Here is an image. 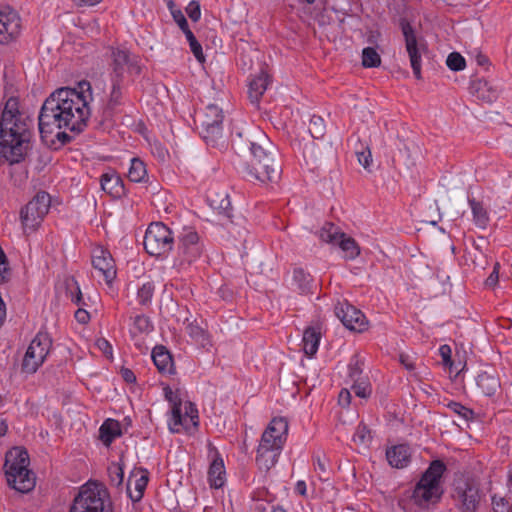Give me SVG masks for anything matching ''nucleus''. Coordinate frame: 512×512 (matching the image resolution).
Listing matches in <instances>:
<instances>
[{
  "label": "nucleus",
  "mask_w": 512,
  "mask_h": 512,
  "mask_svg": "<svg viewBox=\"0 0 512 512\" xmlns=\"http://www.w3.org/2000/svg\"><path fill=\"white\" fill-rule=\"evenodd\" d=\"M108 475L111 485L120 487L124 479V471L121 463H112L108 467Z\"/></svg>",
  "instance_id": "43"
},
{
  "label": "nucleus",
  "mask_w": 512,
  "mask_h": 512,
  "mask_svg": "<svg viewBox=\"0 0 512 512\" xmlns=\"http://www.w3.org/2000/svg\"><path fill=\"white\" fill-rule=\"evenodd\" d=\"M381 64V57L372 47H366L362 51V65L365 68L378 67Z\"/></svg>",
  "instance_id": "41"
},
{
  "label": "nucleus",
  "mask_w": 512,
  "mask_h": 512,
  "mask_svg": "<svg viewBox=\"0 0 512 512\" xmlns=\"http://www.w3.org/2000/svg\"><path fill=\"white\" fill-rule=\"evenodd\" d=\"M95 344L106 357H112V346L105 338L97 339Z\"/></svg>",
  "instance_id": "59"
},
{
  "label": "nucleus",
  "mask_w": 512,
  "mask_h": 512,
  "mask_svg": "<svg viewBox=\"0 0 512 512\" xmlns=\"http://www.w3.org/2000/svg\"><path fill=\"white\" fill-rule=\"evenodd\" d=\"M92 265L95 270L104 278L105 282L110 285L116 278L115 261L111 253L103 248L97 246L92 251Z\"/></svg>",
  "instance_id": "15"
},
{
  "label": "nucleus",
  "mask_w": 512,
  "mask_h": 512,
  "mask_svg": "<svg viewBox=\"0 0 512 512\" xmlns=\"http://www.w3.org/2000/svg\"><path fill=\"white\" fill-rule=\"evenodd\" d=\"M197 419H198V410H197L196 406L191 402H186L185 403V413H184V415L182 414V424L180 426L185 425L186 422L188 420H190L192 425L194 427H197L198 426Z\"/></svg>",
  "instance_id": "47"
},
{
  "label": "nucleus",
  "mask_w": 512,
  "mask_h": 512,
  "mask_svg": "<svg viewBox=\"0 0 512 512\" xmlns=\"http://www.w3.org/2000/svg\"><path fill=\"white\" fill-rule=\"evenodd\" d=\"M188 335L201 347L210 345V339L207 331L196 322H191L186 326Z\"/></svg>",
  "instance_id": "36"
},
{
  "label": "nucleus",
  "mask_w": 512,
  "mask_h": 512,
  "mask_svg": "<svg viewBox=\"0 0 512 512\" xmlns=\"http://www.w3.org/2000/svg\"><path fill=\"white\" fill-rule=\"evenodd\" d=\"M371 438H372L371 432L367 428V426L362 423L359 424L356 429V432L354 434V437H353L354 442H358L360 444H366L371 440Z\"/></svg>",
  "instance_id": "52"
},
{
  "label": "nucleus",
  "mask_w": 512,
  "mask_h": 512,
  "mask_svg": "<svg viewBox=\"0 0 512 512\" xmlns=\"http://www.w3.org/2000/svg\"><path fill=\"white\" fill-rule=\"evenodd\" d=\"M203 253V245L195 231H186L179 236L177 252L173 267L178 272L187 274L191 272Z\"/></svg>",
  "instance_id": "7"
},
{
  "label": "nucleus",
  "mask_w": 512,
  "mask_h": 512,
  "mask_svg": "<svg viewBox=\"0 0 512 512\" xmlns=\"http://www.w3.org/2000/svg\"><path fill=\"white\" fill-rule=\"evenodd\" d=\"M448 408L452 412L458 414L460 417H462L466 421H469L474 418L473 410L463 406L462 404H460L458 402H454V401L450 402L448 404Z\"/></svg>",
  "instance_id": "49"
},
{
  "label": "nucleus",
  "mask_w": 512,
  "mask_h": 512,
  "mask_svg": "<svg viewBox=\"0 0 512 512\" xmlns=\"http://www.w3.org/2000/svg\"><path fill=\"white\" fill-rule=\"evenodd\" d=\"M409 447L406 445H397L386 451V458L389 464L395 468H404L410 462Z\"/></svg>",
  "instance_id": "23"
},
{
  "label": "nucleus",
  "mask_w": 512,
  "mask_h": 512,
  "mask_svg": "<svg viewBox=\"0 0 512 512\" xmlns=\"http://www.w3.org/2000/svg\"><path fill=\"white\" fill-rule=\"evenodd\" d=\"M173 19L175 20V22L178 24L179 28L183 32H185V31H187V29H189L188 22L181 10L173 11Z\"/></svg>",
  "instance_id": "61"
},
{
  "label": "nucleus",
  "mask_w": 512,
  "mask_h": 512,
  "mask_svg": "<svg viewBox=\"0 0 512 512\" xmlns=\"http://www.w3.org/2000/svg\"><path fill=\"white\" fill-rule=\"evenodd\" d=\"M265 439L269 436H279L280 438H287L288 422L285 418H273L265 431Z\"/></svg>",
  "instance_id": "33"
},
{
  "label": "nucleus",
  "mask_w": 512,
  "mask_h": 512,
  "mask_svg": "<svg viewBox=\"0 0 512 512\" xmlns=\"http://www.w3.org/2000/svg\"><path fill=\"white\" fill-rule=\"evenodd\" d=\"M445 470L446 465L441 460H434L430 463L414 488L412 498L415 504L426 508L441 499L443 490L440 480Z\"/></svg>",
  "instance_id": "5"
},
{
  "label": "nucleus",
  "mask_w": 512,
  "mask_h": 512,
  "mask_svg": "<svg viewBox=\"0 0 512 512\" xmlns=\"http://www.w3.org/2000/svg\"><path fill=\"white\" fill-rule=\"evenodd\" d=\"M172 232L161 222L151 223L144 236V248L150 255L161 256L171 250Z\"/></svg>",
  "instance_id": "11"
},
{
  "label": "nucleus",
  "mask_w": 512,
  "mask_h": 512,
  "mask_svg": "<svg viewBox=\"0 0 512 512\" xmlns=\"http://www.w3.org/2000/svg\"><path fill=\"white\" fill-rule=\"evenodd\" d=\"M165 398L172 405V423L170 429L172 432H179V426L182 424V402L177 393H175L170 387L164 388Z\"/></svg>",
  "instance_id": "22"
},
{
  "label": "nucleus",
  "mask_w": 512,
  "mask_h": 512,
  "mask_svg": "<svg viewBox=\"0 0 512 512\" xmlns=\"http://www.w3.org/2000/svg\"><path fill=\"white\" fill-rule=\"evenodd\" d=\"M52 341L48 334L38 333L31 341L23 362L22 369L27 373H34L44 362L51 348Z\"/></svg>",
  "instance_id": "12"
},
{
  "label": "nucleus",
  "mask_w": 512,
  "mask_h": 512,
  "mask_svg": "<svg viewBox=\"0 0 512 512\" xmlns=\"http://www.w3.org/2000/svg\"><path fill=\"white\" fill-rule=\"evenodd\" d=\"M148 483V477L146 475H142L140 478L136 479L135 485H134V491L131 490V477L128 479L127 482V493L129 498L133 502H137L141 500L144 494V490Z\"/></svg>",
  "instance_id": "39"
},
{
  "label": "nucleus",
  "mask_w": 512,
  "mask_h": 512,
  "mask_svg": "<svg viewBox=\"0 0 512 512\" xmlns=\"http://www.w3.org/2000/svg\"><path fill=\"white\" fill-rule=\"evenodd\" d=\"M342 233L343 232H340L333 223H325V225L320 230L319 236L322 241L337 245L342 236Z\"/></svg>",
  "instance_id": "40"
},
{
  "label": "nucleus",
  "mask_w": 512,
  "mask_h": 512,
  "mask_svg": "<svg viewBox=\"0 0 512 512\" xmlns=\"http://www.w3.org/2000/svg\"><path fill=\"white\" fill-rule=\"evenodd\" d=\"M335 314L343 325L351 331L363 332L368 327L365 315L348 302L338 303L335 306Z\"/></svg>",
  "instance_id": "14"
},
{
  "label": "nucleus",
  "mask_w": 512,
  "mask_h": 512,
  "mask_svg": "<svg viewBox=\"0 0 512 512\" xmlns=\"http://www.w3.org/2000/svg\"><path fill=\"white\" fill-rule=\"evenodd\" d=\"M152 359L160 373L169 375L175 373L172 356L164 346H156L153 349Z\"/></svg>",
  "instance_id": "21"
},
{
  "label": "nucleus",
  "mask_w": 512,
  "mask_h": 512,
  "mask_svg": "<svg viewBox=\"0 0 512 512\" xmlns=\"http://www.w3.org/2000/svg\"><path fill=\"white\" fill-rule=\"evenodd\" d=\"M282 450L266 448L265 445L258 446L256 463L261 470H270L278 461Z\"/></svg>",
  "instance_id": "24"
},
{
  "label": "nucleus",
  "mask_w": 512,
  "mask_h": 512,
  "mask_svg": "<svg viewBox=\"0 0 512 512\" xmlns=\"http://www.w3.org/2000/svg\"><path fill=\"white\" fill-rule=\"evenodd\" d=\"M358 163L368 172H371L373 162L372 153L369 146H363L361 150L356 151Z\"/></svg>",
  "instance_id": "46"
},
{
  "label": "nucleus",
  "mask_w": 512,
  "mask_h": 512,
  "mask_svg": "<svg viewBox=\"0 0 512 512\" xmlns=\"http://www.w3.org/2000/svg\"><path fill=\"white\" fill-rule=\"evenodd\" d=\"M338 402L343 407L349 406L351 402V392L348 389L343 388L339 393Z\"/></svg>",
  "instance_id": "63"
},
{
  "label": "nucleus",
  "mask_w": 512,
  "mask_h": 512,
  "mask_svg": "<svg viewBox=\"0 0 512 512\" xmlns=\"http://www.w3.org/2000/svg\"><path fill=\"white\" fill-rule=\"evenodd\" d=\"M446 64L451 70L460 71L465 68V59L460 53L452 52L448 55Z\"/></svg>",
  "instance_id": "48"
},
{
  "label": "nucleus",
  "mask_w": 512,
  "mask_h": 512,
  "mask_svg": "<svg viewBox=\"0 0 512 512\" xmlns=\"http://www.w3.org/2000/svg\"><path fill=\"white\" fill-rule=\"evenodd\" d=\"M493 509L495 512H509V503L505 498H492Z\"/></svg>",
  "instance_id": "57"
},
{
  "label": "nucleus",
  "mask_w": 512,
  "mask_h": 512,
  "mask_svg": "<svg viewBox=\"0 0 512 512\" xmlns=\"http://www.w3.org/2000/svg\"><path fill=\"white\" fill-rule=\"evenodd\" d=\"M314 464H315V470L319 471L320 473V479H323L328 475L327 472V461L325 456L316 455L314 457Z\"/></svg>",
  "instance_id": "56"
},
{
  "label": "nucleus",
  "mask_w": 512,
  "mask_h": 512,
  "mask_svg": "<svg viewBox=\"0 0 512 512\" xmlns=\"http://www.w3.org/2000/svg\"><path fill=\"white\" fill-rule=\"evenodd\" d=\"M468 202L472 210L475 225L481 229H485L489 223L487 209L484 207L482 202L475 199H469Z\"/></svg>",
  "instance_id": "30"
},
{
  "label": "nucleus",
  "mask_w": 512,
  "mask_h": 512,
  "mask_svg": "<svg viewBox=\"0 0 512 512\" xmlns=\"http://www.w3.org/2000/svg\"><path fill=\"white\" fill-rule=\"evenodd\" d=\"M186 36L187 41L189 42L190 49L192 53L194 54L195 58L203 63L205 61V56L202 51V46L194 36L193 32L190 29H187V31L183 32Z\"/></svg>",
  "instance_id": "44"
},
{
  "label": "nucleus",
  "mask_w": 512,
  "mask_h": 512,
  "mask_svg": "<svg viewBox=\"0 0 512 512\" xmlns=\"http://www.w3.org/2000/svg\"><path fill=\"white\" fill-rule=\"evenodd\" d=\"M100 182L102 189L113 196H119L123 190L121 179L116 175L104 174Z\"/></svg>",
  "instance_id": "37"
},
{
  "label": "nucleus",
  "mask_w": 512,
  "mask_h": 512,
  "mask_svg": "<svg viewBox=\"0 0 512 512\" xmlns=\"http://www.w3.org/2000/svg\"><path fill=\"white\" fill-rule=\"evenodd\" d=\"M112 56V73L109 76V84L104 79L99 78L96 80L95 85H102L103 93H109L111 96H114L125 93L120 85L124 73L129 72L130 74L138 75L141 72V67L138 65L136 58L131 57L127 51L117 50L113 52Z\"/></svg>",
  "instance_id": "6"
},
{
  "label": "nucleus",
  "mask_w": 512,
  "mask_h": 512,
  "mask_svg": "<svg viewBox=\"0 0 512 512\" xmlns=\"http://www.w3.org/2000/svg\"><path fill=\"white\" fill-rule=\"evenodd\" d=\"M351 389L353 390L355 395L360 398H368L372 392L370 384L365 380H361V381L356 380L353 383Z\"/></svg>",
  "instance_id": "50"
},
{
  "label": "nucleus",
  "mask_w": 512,
  "mask_h": 512,
  "mask_svg": "<svg viewBox=\"0 0 512 512\" xmlns=\"http://www.w3.org/2000/svg\"><path fill=\"white\" fill-rule=\"evenodd\" d=\"M251 138L253 149L246 163L248 176L262 183L278 181L282 168L276 147L263 131H256Z\"/></svg>",
  "instance_id": "2"
},
{
  "label": "nucleus",
  "mask_w": 512,
  "mask_h": 512,
  "mask_svg": "<svg viewBox=\"0 0 512 512\" xmlns=\"http://www.w3.org/2000/svg\"><path fill=\"white\" fill-rule=\"evenodd\" d=\"M286 439L280 438L279 436H271L265 439V434H262L259 446L265 445L266 448L282 450Z\"/></svg>",
  "instance_id": "51"
},
{
  "label": "nucleus",
  "mask_w": 512,
  "mask_h": 512,
  "mask_svg": "<svg viewBox=\"0 0 512 512\" xmlns=\"http://www.w3.org/2000/svg\"><path fill=\"white\" fill-rule=\"evenodd\" d=\"M321 334L313 327H308L303 333V350L306 355L313 356L317 350Z\"/></svg>",
  "instance_id": "26"
},
{
  "label": "nucleus",
  "mask_w": 512,
  "mask_h": 512,
  "mask_svg": "<svg viewBox=\"0 0 512 512\" xmlns=\"http://www.w3.org/2000/svg\"><path fill=\"white\" fill-rule=\"evenodd\" d=\"M33 118L19 98H8L0 117V157L10 164L23 161L31 148Z\"/></svg>",
  "instance_id": "1"
},
{
  "label": "nucleus",
  "mask_w": 512,
  "mask_h": 512,
  "mask_svg": "<svg viewBox=\"0 0 512 512\" xmlns=\"http://www.w3.org/2000/svg\"><path fill=\"white\" fill-rule=\"evenodd\" d=\"M154 292V287L150 282L144 283L139 289H138V298L141 304H147Z\"/></svg>",
  "instance_id": "53"
},
{
  "label": "nucleus",
  "mask_w": 512,
  "mask_h": 512,
  "mask_svg": "<svg viewBox=\"0 0 512 512\" xmlns=\"http://www.w3.org/2000/svg\"><path fill=\"white\" fill-rule=\"evenodd\" d=\"M134 328L140 333H148L152 330V325L148 317L138 315L134 319Z\"/></svg>",
  "instance_id": "54"
},
{
  "label": "nucleus",
  "mask_w": 512,
  "mask_h": 512,
  "mask_svg": "<svg viewBox=\"0 0 512 512\" xmlns=\"http://www.w3.org/2000/svg\"><path fill=\"white\" fill-rule=\"evenodd\" d=\"M127 176L132 182H143L147 177V170L144 162L139 158L131 159Z\"/></svg>",
  "instance_id": "38"
},
{
  "label": "nucleus",
  "mask_w": 512,
  "mask_h": 512,
  "mask_svg": "<svg viewBox=\"0 0 512 512\" xmlns=\"http://www.w3.org/2000/svg\"><path fill=\"white\" fill-rule=\"evenodd\" d=\"M439 352H440V355L443 359V363L447 366H451L452 365V360H451V348L449 345H442L440 346L439 348Z\"/></svg>",
  "instance_id": "62"
},
{
  "label": "nucleus",
  "mask_w": 512,
  "mask_h": 512,
  "mask_svg": "<svg viewBox=\"0 0 512 512\" xmlns=\"http://www.w3.org/2000/svg\"><path fill=\"white\" fill-rule=\"evenodd\" d=\"M309 132L314 139L323 138L325 135V124L320 116L313 115L311 117Z\"/></svg>",
  "instance_id": "45"
},
{
  "label": "nucleus",
  "mask_w": 512,
  "mask_h": 512,
  "mask_svg": "<svg viewBox=\"0 0 512 512\" xmlns=\"http://www.w3.org/2000/svg\"><path fill=\"white\" fill-rule=\"evenodd\" d=\"M39 115L54 119L72 134L79 135L87 127L91 111L86 98H46Z\"/></svg>",
  "instance_id": "3"
},
{
  "label": "nucleus",
  "mask_w": 512,
  "mask_h": 512,
  "mask_svg": "<svg viewBox=\"0 0 512 512\" xmlns=\"http://www.w3.org/2000/svg\"><path fill=\"white\" fill-rule=\"evenodd\" d=\"M456 493L461 501L460 509L462 512H475L479 501V489L478 487L470 482L463 483V486L456 488Z\"/></svg>",
  "instance_id": "18"
},
{
  "label": "nucleus",
  "mask_w": 512,
  "mask_h": 512,
  "mask_svg": "<svg viewBox=\"0 0 512 512\" xmlns=\"http://www.w3.org/2000/svg\"><path fill=\"white\" fill-rule=\"evenodd\" d=\"M188 17L193 21L197 22L201 17V9L198 1H191L185 9Z\"/></svg>",
  "instance_id": "55"
},
{
  "label": "nucleus",
  "mask_w": 512,
  "mask_h": 512,
  "mask_svg": "<svg viewBox=\"0 0 512 512\" xmlns=\"http://www.w3.org/2000/svg\"><path fill=\"white\" fill-rule=\"evenodd\" d=\"M468 89L470 94H478L480 96L502 92L497 85H494L493 83L481 78H473L470 81Z\"/></svg>",
  "instance_id": "27"
},
{
  "label": "nucleus",
  "mask_w": 512,
  "mask_h": 512,
  "mask_svg": "<svg viewBox=\"0 0 512 512\" xmlns=\"http://www.w3.org/2000/svg\"><path fill=\"white\" fill-rule=\"evenodd\" d=\"M69 512H113V509L106 490L93 484L80 489Z\"/></svg>",
  "instance_id": "8"
},
{
  "label": "nucleus",
  "mask_w": 512,
  "mask_h": 512,
  "mask_svg": "<svg viewBox=\"0 0 512 512\" xmlns=\"http://www.w3.org/2000/svg\"><path fill=\"white\" fill-rule=\"evenodd\" d=\"M475 381L478 392L487 397L494 396L501 387L498 376L492 372L479 373Z\"/></svg>",
  "instance_id": "19"
},
{
  "label": "nucleus",
  "mask_w": 512,
  "mask_h": 512,
  "mask_svg": "<svg viewBox=\"0 0 512 512\" xmlns=\"http://www.w3.org/2000/svg\"><path fill=\"white\" fill-rule=\"evenodd\" d=\"M210 206L218 210L219 213L231 217V201L229 195L225 191L211 193L208 197Z\"/></svg>",
  "instance_id": "25"
},
{
  "label": "nucleus",
  "mask_w": 512,
  "mask_h": 512,
  "mask_svg": "<svg viewBox=\"0 0 512 512\" xmlns=\"http://www.w3.org/2000/svg\"><path fill=\"white\" fill-rule=\"evenodd\" d=\"M256 131L262 130L258 127H250L242 132H238L233 139V146L240 152L247 149L251 151L253 149V144L251 143L253 140L251 137Z\"/></svg>",
  "instance_id": "28"
},
{
  "label": "nucleus",
  "mask_w": 512,
  "mask_h": 512,
  "mask_svg": "<svg viewBox=\"0 0 512 512\" xmlns=\"http://www.w3.org/2000/svg\"><path fill=\"white\" fill-rule=\"evenodd\" d=\"M201 135L207 145L222 149L226 145V139L222 130V123H209L201 125Z\"/></svg>",
  "instance_id": "20"
},
{
  "label": "nucleus",
  "mask_w": 512,
  "mask_h": 512,
  "mask_svg": "<svg viewBox=\"0 0 512 512\" xmlns=\"http://www.w3.org/2000/svg\"><path fill=\"white\" fill-rule=\"evenodd\" d=\"M51 197L45 191L38 192L21 210L20 218L25 231H35L48 213Z\"/></svg>",
  "instance_id": "9"
},
{
  "label": "nucleus",
  "mask_w": 512,
  "mask_h": 512,
  "mask_svg": "<svg viewBox=\"0 0 512 512\" xmlns=\"http://www.w3.org/2000/svg\"><path fill=\"white\" fill-rule=\"evenodd\" d=\"M362 368L360 362L358 360L355 363H351L349 365V377L353 380V382L361 381Z\"/></svg>",
  "instance_id": "60"
},
{
  "label": "nucleus",
  "mask_w": 512,
  "mask_h": 512,
  "mask_svg": "<svg viewBox=\"0 0 512 512\" xmlns=\"http://www.w3.org/2000/svg\"><path fill=\"white\" fill-rule=\"evenodd\" d=\"M400 27L405 40V47L408 53L410 64L416 78L421 75V49L423 44L419 43L414 28L406 19L400 20Z\"/></svg>",
  "instance_id": "13"
},
{
  "label": "nucleus",
  "mask_w": 512,
  "mask_h": 512,
  "mask_svg": "<svg viewBox=\"0 0 512 512\" xmlns=\"http://www.w3.org/2000/svg\"><path fill=\"white\" fill-rule=\"evenodd\" d=\"M499 268H500V265H499L498 262H496L494 264L493 271L491 272V274L488 276V278L485 281V285L487 287L494 288L496 286V284L498 283V281H499Z\"/></svg>",
  "instance_id": "58"
},
{
  "label": "nucleus",
  "mask_w": 512,
  "mask_h": 512,
  "mask_svg": "<svg viewBox=\"0 0 512 512\" xmlns=\"http://www.w3.org/2000/svg\"><path fill=\"white\" fill-rule=\"evenodd\" d=\"M337 245L345 253V258L353 260L360 255V247L357 242L352 238L342 233L340 240Z\"/></svg>",
  "instance_id": "35"
},
{
  "label": "nucleus",
  "mask_w": 512,
  "mask_h": 512,
  "mask_svg": "<svg viewBox=\"0 0 512 512\" xmlns=\"http://www.w3.org/2000/svg\"><path fill=\"white\" fill-rule=\"evenodd\" d=\"M294 281L297 283L298 289L302 293H307L311 288V276L306 273L303 269L298 268L294 270Z\"/></svg>",
  "instance_id": "42"
},
{
  "label": "nucleus",
  "mask_w": 512,
  "mask_h": 512,
  "mask_svg": "<svg viewBox=\"0 0 512 512\" xmlns=\"http://www.w3.org/2000/svg\"><path fill=\"white\" fill-rule=\"evenodd\" d=\"M20 18L9 7L0 9V43L8 44L13 41L20 32Z\"/></svg>",
  "instance_id": "16"
},
{
  "label": "nucleus",
  "mask_w": 512,
  "mask_h": 512,
  "mask_svg": "<svg viewBox=\"0 0 512 512\" xmlns=\"http://www.w3.org/2000/svg\"><path fill=\"white\" fill-rule=\"evenodd\" d=\"M38 127L42 142L49 148L58 150L70 143L77 135L72 134L54 119L38 116Z\"/></svg>",
  "instance_id": "10"
},
{
  "label": "nucleus",
  "mask_w": 512,
  "mask_h": 512,
  "mask_svg": "<svg viewBox=\"0 0 512 512\" xmlns=\"http://www.w3.org/2000/svg\"><path fill=\"white\" fill-rule=\"evenodd\" d=\"M120 434V425L116 420L108 419L100 427V438L107 446Z\"/></svg>",
  "instance_id": "31"
},
{
  "label": "nucleus",
  "mask_w": 512,
  "mask_h": 512,
  "mask_svg": "<svg viewBox=\"0 0 512 512\" xmlns=\"http://www.w3.org/2000/svg\"><path fill=\"white\" fill-rule=\"evenodd\" d=\"M225 112H227V107L223 98H213L205 103L202 108L200 115L201 125L208 126L209 123H222Z\"/></svg>",
  "instance_id": "17"
},
{
  "label": "nucleus",
  "mask_w": 512,
  "mask_h": 512,
  "mask_svg": "<svg viewBox=\"0 0 512 512\" xmlns=\"http://www.w3.org/2000/svg\"><path fill=\"white\" fill-rule=\"evenodd\" d=\"M225 469H224V463L222 459H215L208 471L209 476V482L211 487H214L216 489L221 488L224 485L225 482Z\"/></svg>",
  "instance_id": "29"
},
{
  "label": "nucleus",
  "mask_w": 512,
  "mask_h": 512,
  "mask_svg": "<svg viewBox=\"0 0 512 512\" xmlns=\"http://www.w3.org/2000/svg\"><path fill=\"white\" fill-rule=\"evenodd\" d=\"M30 458L24 447H13L5 455V476L10 487L20 493L32 491L36 485L35 473L28 467Z\"/></svg>",
  "instance_id": "4"
},
{
  "label": "nucleus",
  "mask_w": 512,
  "mask_h": 512,
  "mask_svg": "<svg viewBox=\"0 0 512 512\" xmlns=\"http://www.w3.org/2000/svg\"><path fill=\"white\" fill-rule=\"evenodd\" d=\"M75 318L79 323L86 324L89 321L90 316L86 310L80 308L75 312Z\"/></svg>",
  "instance_id": "64"
},
{
  "label": "nucleus",
  "mask_w": 512,
  "mask_h": 512,
  "mask_svg": "<svg viewBox=\"0 0 512 512\" xmlns=\"http://www.w3.org/2000/svg\"><path fill=\"white\" fill-rule=\"evenodd\" d=\"M270 82V76L265 71H261L249 82L250 96H262Z\"/></svg>",
  "instance_id": "32"
},
{
  "label": "nucleus",
  "mask_w": 512,
  "mask_h": 512,
  "mask_svg": "<svg viewBox=\"0 0 512 512\" xmlns=\"http://www.w3.org/2000/svg\"><path fill=\"white\" fill-rule=\"evenodd\" d=\"M85 92L91 93V84L86 80L79 81L75 87H60L50 93L49 96H60L65 93L66 96H84Z\"/></svg>",
  "instance_id": "34"
}]
</instances>
